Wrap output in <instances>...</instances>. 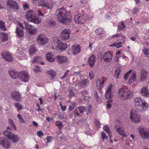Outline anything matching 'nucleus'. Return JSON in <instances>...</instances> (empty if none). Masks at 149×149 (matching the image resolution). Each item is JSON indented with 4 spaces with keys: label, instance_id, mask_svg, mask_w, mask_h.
Here are the masks:
<instances>
[{
    "label": "nucleus",
    "instance_id": "nucleus-45",
    "mask_svg": "<svg viewBox=\"0 0 149 149\" xmlns=\"http://www.w3.org/2000/svg\"><path fill=\"white\" fill-rule=\"evenodd\" d=\"M7 139L5 137H0V145H2L5 142V141Z\"/></svg>",
    "mask_w": 149,
    "mask_h": 149
},
{
    "label": "nucleus",
    "instance_id": "nucleus-17",
    "mask_svg": "<svg viewBox=\"0 0 149 149\" xmlns=\"http://www.w3.org/2000/svg\"><path fill=\"white\" fill-rule=\"evenodd\" d=\"M79 84L81 87L85 88L89 85L90 82L89 80L86 79H81L79 81Z\"/></svg>",
    "mask_w": 149,
    "mask_h": 149
},
{
    "label": "nucleus",
    "instance_id": "nucleus-26",
    "mask_svg": "<svg viewBox=\"0 0 149 149\" xmlns=\"http://www.w3.org/2000/svg\"><path fill=\"white\" fill-rule=\"evenodd\" d=\"M121 70L120 67H117L116 69L115 72L114 76L116 79H118L120 78V75Z\"/></svg>",
    "mask_w": 149,
    "mask_h": 149
},
{
    "label": "nucleus",
    "instance_id": "nucleus-57",
    "mask_svg": "<svg viewBox=\"0 0 149 149\" xmlns=\"http://www.w3.org/2000/svg\"><path fill=\"white\" fill-rule=\"evenodd\" d=\"M116 44V47L117 48H119L122 46H121V42H117L115 43Z\"/></svg>",
    "mask_w": 149,
    "mask_h": 149
},
{
    "label": "nucleus",
    "instance_id": "nucleus-2",
    "mask_svg": "<svg viewBox=\"0 0 149 149\" xmlns=\"http://www.w3.org/2000/svg\"><path fill=\"white\" fill-rule=\"evenodd\" d=\"M9 123L11 128L8 126L7 130L5 131L3 133L5 136L11 140L13 143H14L18 141L19 137L17 135H14L13 133L11 132L12 129H16V127L13 120L10 119H9Z\"/></svg>",
    "mask_w": 149,
    "mask_h": 149
},
{
    "label": "nucleus",
    "instance_id": "nucleus-29",
    "mask_svg": "<svg viewBox=\"0 0 149 149\" xmlns=\"http://www.w3.org/2000/svg\"><path fill=\"white\" fill-rule=\"evenodd\" d=\"M47 74L49 75V77L52 78V79H53L56 76L55 72L52 70L47 71Z\"/></svg>",
    "mask_w": 149,
    "mask_h": 149
},
{
    "label": "nucleus",
    "instance_id": "nucleus-40",
    "mask_svg": "<svg viewBox=\"0 0 149 149\" xmlns=\"http://www.w3.org/2000/svg\"><path fill=\"white\" fill-rule=\"evenodd\" d=\"M33 70L35 72H38L42 71L41 69L38 65H36L34 66Z\"/></svg>",
    "mask_w": 149,
    "mask_h": 149
},
{
    "label": "nucleus",
    "instance_id": "nucleus-42",
    "mask_svg": "<svg viewBox=\"0 0 149 149\" xmlns=\"http://www.w3.org/2000/svg\"><path fill=\"white\" fill-rule=\"evenodd\" d=\"M118 26L119 30H122L125 27L124 22L122 21L120 22L118 24Z\"/></svg>",
    "mask_w": 149,
    "mask_h": 149
},
{
    "label": "nucleus",
    "instance_id": "nucleus-11",
    "mask_svg": "<svg viewBox=\"0 0 149 149\" xmlns=\"http://www.w3.org/2000/svg\"><path fill=\"white\" fill-rule=\"evenodd\" d=\"M13 100L17 102H20L22 100V96L20 93L18 91L13 92L11 94Z\"/></svg>",
    "mask_w": 149,
    "mask_h": 149
},
{
    "label": "nucleus",
    "instance_id": "nucleus-34",
    "mask_svg": "<svg viewBox=\"0 0 149 149\" xmlns=\"http://www.w3.org/2000/svg\"><path fill=\"white\" fill-rule=\"evenodd\" d=\"M59 49L61 51H64L67 47V45L65 43H61L58 46Z\"/></svg>",
    "mask_w": 149,
    "mask_h": 149
},
{
    "label": "nucleus",
    "instance_id": "nucleus-63",
    "mask_svg": "<svg viewBox=\"0 0 149 149\" xmlns=\"http://www.w3.org/2000/svg\"><path fill=\"white\" fill-rule=\"evenodd\" d=\"M19 26L22 29H24V27L23 25L20 23H18Z\"/></svg>",
    "mask_w": 149,
    "mask_h": 149
},
{
    "label": "nucleus",
    "instance_id": "nucleus-1",
    "mask_svg": "<svg viewBox=\"0 0 149 149\" xmlns=\"http://www.w3.org/2000/svg\"><path fill=\"white\" fill-rule=\"evenodd\" d=\"M56 13H58L57 17L58 20L64 24H68L72 20L71 14L67 12L65 9L61 8L59 10H57Z\"/></svg>",
    "mask_w": 149,
    "mask_h": 149
},
{
    "label": "nucleus",
    "instance_id": "nucleus-3",
    "mask_svg": "<svg viewBox=\"0 0 149 149\" xmlns=\"http://www.w3.org/2000/svg\"><path fill=\"white\" fill-rule=\"evenodd\" d=\"M26 16L28 20L30 22L37 24L41 22V19L36 15L34 12L32 10L27 11Z\"/></svg>",
    "mask_w": 149,
    "mask_h": 149
},
{
    "label": "nucleus",
    "instance_id": "nucleus-35",
    "mask_svg": "<svg viewBox=\"0 0 149 149\" xmlns=\"http://www.w3.org/2000/svg\"><path fill=\"white\" fill-rule=\"evenodd\" d=\"M2 146L6 148H9L11 147V143L7 139Z\"/></svg>",
    "mask_w": 149,
    "mask_h": 149
},
{
    "label": "nucleus",
    "instance_id": "nucleus-31",
    "mask_svg": "<svg viewBox=\"0 0 149 149\" xmlns=\"http://www.w3.org/2000/svg\"><path fill=\"white\" fill-rule=\"evenodd\" d=\"M103 129L108 133L110 138L111 139L112 136V134L109 127L106 125L103 127Z\"/></svg>",
    "mask_w": 149,
    "mask_h": 149
},
{
    "label": "nucleus",
    "instance_id": "nucleus-59",
    "mask_svg": "<svg viewBox=\"0 0 149 149\" xmlns=\"http://www.w3.org/2000/svg\"><path fill=\"white\" fill-rule=\"evenodd\" d=\"M95 123L96 124V125L97 126H100V121L98 120H96L95 121Z\"/></svg>",
    "mask_w": 149,
    "mask_h": 149
},
{
    "label": "nucleus",
    "instance_id": "nucleus-28",
    "mask_svg": "<svg viewBox=\"0 0 149 149\" xmlns=\"http://www.w3.org/2000/svg\"><path fill=\"white\" fill-rule=\"evenodd\" d=\"M136 73L135 72H133L129 79L128 81L129 84H131L134 83L136 79Z\"/></svg>",
    "mask_w": 149,
    "mask_h": 149
},
{
    "label": "nucleus",
    "instance_id": "nucleus-33",
    "mask_svg": "<svg viewBox=\"0 0 149 149\" xmlns=\"http://www.w3.org/2000/svg\"><path fill=\"white\" fill-rule=\"evenodd\" d=\"M147 74L148 72L146 70H143L141 77V79L142 81H144L146 79Z\"/></svg>",
    "mask_w": 149,
    "mask_h": 149
},
{
    "label": "nucleus",
    "instance_id": "nucleus-8",
    "mask_svg": "<svg viewBox=\"0 0 149 149\" xmlns=\"http://www.w3.org/2000/svg\"><path fill=\"white\" fill-rule=\"evenodd\" d=\"M48 41V38L43 34L39 35L37 38L38 43L42 45H45Z\"/></svg>",
    "mask_w": 149,
    "mask_h": 149
},
{
    "label": "nucleus",
    "instance_id": "nucleus-20",
    "mask_svg": "<svg viewBox=\"0 0 149 149\" xmlns=\"http://www.w3.org/2000/svg\"><path fill=\"white\" fill-rule=\"evenodd\" d=\"M113 55L111 54L110 51H108L104 54L103 59L105 62H109L112 58Z\"/></svg>",
    "mask_w": 149,
    "mask_h": 149
},
{
    "label": "nucleus",
    "instance_id": "nucleus-49",
    "mask_svg": "<svg viewBox=\"0 0 149 149\" xmlns=\"http://www.w3.org/2000/svg\"><path fill=\"white\" fill-rule=\"evenodd\" d=\"M23 54V52L22 51L18 49L16 52V55L19 57H21Z\"/></svg>",
    "mask_w": 149,
    "mask_h": 149
},
{
    "label": "nucleus",
    "instance_id": "nucleus-38",
    "mask_svg": "<svg viewBox=\"0 0 149 149\" xmlns=\"http://www.w3.org/2000/svg\"><path fill=\"white\" fill-rule=\"evenodd\" d=\"M0 28L2 30L5 31L6 29L5 26V22L2 20H0Z\"/></svg>",
    "mask_w": 149,
    "mask_h": 149
},
{
    "label": "nucleus",
    "instance_id": "nucleus-10",
    "mask_svg": "<svg viewBox=\"0 0 149 149\" xmlns=\"http://www.w3.org/2000/svg\"><path fill=\"white\" fill-rule=\"evenodd\" d=\"M74 19L76 23L79 24H84L86 22L84 15L81 13L75 15L74 17Z\"/></svg>",
    "mask_w": 149,
    "mask_h": 149
},
{
    "label": "nucleus",
    "instance_id": "nucleus-6",
    "mask_svg": "<svg viewBox=\"0 0 149 149\" xmlns=\"http://www.w3.org/2000/svg\"><path fill=\"white\" fill-rule=\"evenodd\" d=\"M130 118L132 121L134 123H138L140 121L141 117L135 110L132 109L130 111Z\"/></svg>",
    "mask_w": 149,
    "mask_h": 149
},
{
    "label": "nucleus",
    "instance_id": "nucleus-4",
    "mask_svg": "<svg viewBox=\"0 0 149 149\" xmlns=\"http://www.w3.org/2000/svg\"><path fill=\"white\" fill-rule=\"evenodd\" d=\"M135 106L139 111L145 110L148 104L144 101H142L140 97L136 98L134 100Z\"/></svg>",
    "mask_w": 149,
    "mask_h": 149
},
{
    "label": "nucleus",
    "instance_id": "nucleus-41",
    "mask_svg": "<svg viewBox=\"0 0 149 149\" xmlns=\"http://www.w3.org/2000/svg\"><path fill=\"white\" fill-rule=\"evenodd\" d=\"M14 105L15 107L17 108V111H19L23 109V107L19 103H16Z\"/></svg>",
    "mask_w": 149,
    "mask_h": 149
},
{
    "label": "nucleus",
    "instance_id": "nucleus-32",
    "mask_svg": "<svg viewBox=\"0 0 149 149\" xmlns=\"http://www.w3.org/2000/svg\"><path fill=\"white\" fill-rule=\"evenodd\" d=\"M115 128L116 129L117 132H118L120 134L124 137H125L126 136V134H125L123 131V128L120 127L118 128H117L116 127H115Z\"/></svg>",
    "mask_w": 149,
    "mask_h": 149
},
{
    "label": "nucleus",
    "instance_id": "nucleus-56",
    "mask_svg": "<svg viewBox=\"0 0 149 149\" xmlns=\"http://www.w3.org/2000/svg\"><path fill=\"white\" fill-rule=\"evenodd\" d=\"M147 50L146 49L143 50V52L144 54L147 57H149V54L148 53H147Z\"/></svg>",
    "mask_w": 149,
    "mask_h": 149
},
{
    "label": "nucleus",
    "instance_id": "nucleus-7",
    "mask_svg": "<svg viewBox=\"0 0 149 149\" xmlns=\"http://www.w3.org/2000/svg\"><path fill=\"white\" fill-rule=\"evenodd\" d=\"M23 24L25 26V29L28 31L30 35H34L36 33L37 30L34 26L29 24L27 22H24L23 23Z\"/></svg>",
    "mask_w": 149,
    "mask_h": 149
},
{
    "label": "nucleus",
    "instance_id": "nucleus-58",
    "mask_svg": "<svg viewBox=\"0 0 149 149\" xmlns=\"http://www.w3.org/2000/svg\"><path fill=\"white\" fill-rule=\"evenodd\" d=\"M23 8L24 10H26L29 8V6L27 4H25L23 5Z\"/></svg>",
    "mask_w": 149,
    "mask_h": 149
},
{
    "label": "nucleus",
    "instance_id": "nucleus-64",
    "mask_svg": "<svg viewBox=\"0 0 149 149\" xmlns=\"http://www.w3.org/2000/svg\"><path fill=\"white\" fill-rule=\"evenodd\" d=\"M129 76V74H127V73H126L124 77V79L126 80L128 77Z\"/></svg>",
    "mask_w": 149,
    "mask_h": 149
},
{
    "label": "nucleus",
    "instance_id": "nucleus-19",
    "mask_svg": "<svg viewBox=\"0 0 149 149\" xmlns=\"http://www.w3.org/2000/svg\"><path fill=\"white\" fill-rule=\"evenodd\" d=\"M8 72L10 75L12 79H16L19 78V72L13 69L9 70Z\"/></svg>",
    "mask_w": 149,
    "mask_h": 149
},
{
    "label": "nucleus",
    "instance_id": "nucleus-22",
    "mask_svg": "<svg viewBox=\"0 0 149 149\" xmlns=\"http://www.w3.org/2000/svg\"><path fill=\"white\" fill-rule=\"evenodd\" d=\"M72 49L74 54L76 55L80 52V46L77 44L74 45L72 46Z\"/></svg>",
    "mask_w": 149,
    "mask_h": 149
},
{
    "label": "nucleus",
    "instance_id": "nucleus-48",
    "mask_svg": "<svg viewBox=\"0 0 149 149\" xmlns=\"http://www.w3.org/2000/svg\"><path fill=\"white\" fill-rule=\"evenodd\" d=\"M114 36L116 37H122L123 39H125L126 38L125 36H124V35L122 33L117 34L112 36L113 38H114Z\"/></svg>",
    "mask_w": 149,
    "mask_h": 149
},
{
    "label": "nucleus",
    "instance_id": "nucleus-44",
    "mask_svg": "<svg viewBox=\"0 0 149 149\" xmlns=\"http://www.w3.org/2000/svg\"><path fill=\"white\" fill-rule=\"evenodd\" d=\"M103 29L101 28L97 29L95 31L97 35H100L102 33Z\"/></svg>",
    "mask_w": 149,
    "mask_h": 149
},
{
    "label": "nucleus",
    "instance_id": "nucleus-43",
    "mask_svg": "<svg viewBox=\"0 0 149 149\" xmlns=\"http://www.w3.org/2000/svg\"><path fill=\"white\" fill-rule=\"evenodd\" d=\"M4 58L5 59L6 61L9 62H10L13 60V58L10 53L8 54V56Z\"/></svg>",
    "mask_w": 149,
    "mask_h": 149
},
{
    "label": "nucleus",
    "instance_id": "nucleus-13",
    "mask_svg": "<svg viewBox=\"0 0 149 149\" xmlns=\"http://www.w3.org/2000/svg\"><path fill=\"white\" fill-rule=\"evenodd\" d=\"M112 86V84H110L109 86L107 89L106 92L105 97L106 99L109 100L108 102H112L111 99L113 97V95L111 94V89Z\"/></svg>",
    "mask_w": 149,
    "mask_h": 149
},
{
    "label": "nucleus",
    "instance_id": "nucleus-23",
    "mask_svg": "<svg viewBox=\"0 0 149 149\" xmlns=\"http://www.w3.org/2000/svg\"><path fill=\"white\" fill-rule=\"evenodd\" d=\"M95 57L94 55L92 54L89 58L88 63L90 66L93 67L95 63Z\"/></svg>",
    "mask_w": 149,
    "mask_h": 149
},
{
    "label": "nucleus",
    "instance_id": "nucleus-21",
    "mask_svg": "<svg viewBox=\"0 0 149 149\" xmlns=\"http://www.w3.org/2000/svg\"><path fill=\"white\" fill-rule=\"evenodd\" d=\"M104 77L102 79H97L96 81V87L99 89H101L104 86V81L103 80Z\"/></svg>",
    "mask_w": 149,
    "mask_h": 149
},
{
    "label": "nucleus",
    "instance_id": "nucleus-14",
    "mask_svg": "<svg viewBox=\"0 0 149 149\" xmlns=\"http://www.w3.org/2000/svg\"><path fill=\"white\" fill-rule=\"evenodd\" d=\"M85 110V109L83 106H79L74 110L73 113L75 116H81V114L83 113Z\"/></svg>",
    "mask_w": 149,
    "mask_h": 149
},
{
    "label": "nucleus",
    "instance_id": "nucleus-51",
    "mask_svg": "<svg viewBox=\"0 0 149 149\" xmlns=\"http://www.w3.org/2000/svg\"><path fill=\"white\" fill-rule=\"evenodd\" d=\"M101 135L103 140L107 139V136L106 135L105 133L103 132H101Z\"/></svg>",
    "mask_w": 149,
    "mask_h": 149
},
{
    "label": "nucleus",
    "instance_id": "nucleus-62",
    "mask_svg": "<svg viewBox=\"0 0 149 149\" xmlns=\"http://www.w3.org/2000/svg\"><path fill=\"white\" fill-rule=\"evenodd\" d=\"M87 0H81V2L83 3H87Z\"/></svg>",
    "mask_w": 149,
    "mask_h": 149
},
{
    "label": "nucleus",
    "instance_id": "nucleus-16",
    "mask_svg": "<svg viewBox=\"0 0 149 149\" xmlns=\"http://www.w3.org/2000/svg\"><path fill=\"white\" fill-rule=\"evenodd\" d=\"M70 32L69 30L65 29L61 34V38L64 40L68 39L70 37Z\"/></svg>",
    "mask_w": 149,
    "mask_h": 149
},
{
    "label": "nucleus",
    "instance_id": "nucleus-15",
    "mask_svg": "<svg viewBox=\"0 0 149 149\" xmlns=\"http://www.w3.org/2000/svg\"><path fill=\"white\" fill-rule=\"evenodd\" d=\"M139 132L141 138L145 139L149 137V131H146L143 129L140 128L139 129Z\"/></svg>",
    "mask_w": 149,
    "mask_h": 149
},
{
    "label": "nucleus",
    "instance_id": "nucleus-5",
    "mask_svg": "<svg viewBox=\"0 0 149 149\" xmlns=\"http://www.w3.org/2000/svg\"><path fill=\"white\" fill-rule=\"evenodd\" d=\"M118 94L119 96L123 100H127L133 95V93L127 88L119 89Z\"/></svg>",
    "mask_w": 149,
    "mask_h": 149
},
{
    "label": "nucleus",
    "instance_id": "nucleus-55",
    "mask_svg": "<svg viewBox=\"0 0 149 149\" xmlns=\"http://www.w3.org/2000/svg\"><path fill=\"white\" fill-rule=\"evenodd\" d=\"M56 22L54 20H51L49 22V25L51 26H54L56 24Z\"/></svg>",
    "mask_w": 149,
    "mask_h": 149
},
{
    "label": "nucleus",
    "instance_id": "nucleus-9",
    "mask_svg": "<svg viewBox=\"0 0 149 149\" xmlns=\"http://www.w3.org/2000/svg\"><path fill=\"white\" fill-rule=\"evenodd\" d=\"M30 78V76L27 72L23 71L19 72V78L21 81L24 82H27L29 81Z\"/></svg>",
    "mask_w": 149,
    "mask_h": 149
},
{
    "label": "nucleus",
    "instance_id": "nucleus-53",
    "mask_svg": "<svg viewBox=\"0 0 149 149\" xmlns=\"http://www.w3.org/2000/svg\"><path fill=\"white\" fill-rule=\"evenodd\" d=\"M37 134L38 136L39 137H41L43 135V133L41 131H39L37 132Z\"/></svg>",
    "mask_w": 149,
    "mask_h": 149
},
{
    "label": "nucleus",
    "instance_id": "nucleus-61",
    "mask_svg": "<svg viewBox=\"0 0 149 149\" xmlns=\"http://www.w3.org/2000/svg\"><path fill=\"white\" fill-rule=\"evenodd\" d=\"M33 125L36 127H37L38 126V123L35 121H33L32 122Z\"/></svg>",
    "mask_w": 149,
    "mask_h": 149
},
{
    "label": "nucleus",
    "instance_id": "nucleus-24",
    "mask_svg": "<svg viewBox=\"0 0 149 149\" xmlns=\"http://www.w3.org/2000/svg\"><path fill=\"white\" fill-rule=\"evenodd\" d=\"M57 60L60 63H64L67 61L68 58L65 56H58L57 57Z\"/></svg>",
    "mask_w": 149,
    "mask_h": 149
},
{
    "label": "nucleus",
    "instance_id": "nucleus-27",
    "mask_svg": "<svg viewBox=\"0 0 149 149\" xmlns=\"http://www.w3.org/2000/svg\"><path fill=\"white\" fill-rule=\"evenodd\" d=\"M141 93L144 96H147L149 95V91L146 87L142 88L141 89Z\"/></svg>",
    "mask_w": 149,
    "mask_h": 149
},
{
    "label": "nucleus",
    "instance_id": "nucleus-36",
    "mask_svg": "<svg viewBox=\"0 0 149 149\" xmlns=\"http://www.w3.org/2000/svg\"><path fill=\"white\" fill-rule=\"evenodd\" d=\"M37 51V50L35 47L34 46H31L30 48L29 52L30 55L32 56L33 54H35Z\"/></svg>",
    "mask_w": 149,
    "mask_h": 149
},
{
    "label": "nucleus",
    "instance_id": "nucleus-47",
    "mask_svg": "<svg viewBox=\"0 0 149 149\" xmlns=\"http://www.w3.org/2000/svg\"><path fill=\"white\" fill-rule=\"evenodd\" d=\"M17 117L19 119V121L21 123H25V122L24 119L22 118V116L19 114H18L17 115Z\"/></svg>",
    "mask_w": 149,
    "mask_h": 149
},
{
    "label": "nucleus",
    "instance_id": "nucleus-60",
    "mask_svg": "<svg viewBox=\"0 0 149 149\" xmlns=\"http://www.w3.org/2000/svg\"><path fill=\"white\" fill-rule=\"evenodd\" d=\"M109 100L108 101H107V102L108 103L107 104V109H109L111 107V104H110L109 103V102H108V101H109V99H108Z\"/></svg>",
    "mask_w": 149,
    "mask_h": 149
},
{
    "label": "nucleus",
    "instance_id": "nucleus-30",
    "mask_svg": "<svg viewBox=\"0 0 149 149\" xmlns=\"http://www.w3.org/2000/svg\"><path fill=\"white\" fill-rule=\"evenodd\" d=\"M17 35L19 37H22L24 34L23 30L20 29L19 27H17L16 29Z\"/></svg>",
    "mask_w": 149,
    "mask_h": 149
},
{
    "label": "nucleus",
    "instance_id": "nucleus-18",
    "mask_svg": "<svg viewBox=\"0 0 149 149\" xmlns=\"http://www.w3.org/2000/svg\"><path fill=\"white\" fill-rule=\"evenodd\" d=\"M32 1L33 2L36 1H37L38 2V6H42V7H46L48 8L51 9H52V7L50 6H49V3H45L43 1L42 3L41 2L42 1V0H32Z\"/></svg>",
    "mask_w": 149,
    "mask_h": 149
},
{
    "label": "nucleus",
    "instance_id": "nucleus-50",
    "mask_svg": "<svg viewBox=\"0 0 149 149\" xmlns=\"http://www.w3.org/2000/svg\"><path fill=\"white\" fill-rule=\"evenodd\" d=\"M56 124L57 126L60 129H61L63 126L62 123L59 121H56Z\"/></svg>",
    "mask_w": 149,
    "mask_h": 149
},
{
    "label": "nucleus",
    "instance_id": "nucleus-25",
    "mask_svg": "<svg viewBox=\"0 0 149 149\" xmlns=\"http://www.w3.org/2000/svg\"><path fill=\"white\" fill-rule=\"evenodd\" d=\"M46 58L47 60L49 62H53L55 60V58L50 52H48L46 54Z\"/></svg>",
    "mask_w": 149,
    "mask_h": 149
},
{
    "label": "nucleus",
    "instance_id": "nucleus-54",
    "mask_svg": "<svg viewBox=\"0 0 149 149\" xmlns=\"http://www.w3.org/2000/svg\"><path fill=\"white\" fill-rule=\"evenodd\" d=\"M81 93L83 96H84L85 95L88 94V91L86 90H84L81 91Z\"/></svg>",
    "mask_w": 149,
    "mask_h": 149
},
{
    "label": "nucleus",
    "instance_id": "nucleus-12",
    "mask_svg": "<svg viewBox=\"0 0 149 149\" xmlns=\"http://www.w3.org/2000/svg\"><path fill=\"white\" fill-rule=\"evenodd\" d=\"M7 5L10 8H12L14 10H17L19 9L17 3L12 0H8L7 2Z\"/></svg>",
    "mask_w": 149,
    "mask_h": 149
},
{
    "label": "nucleus",
    "instance_id": "nucleus-37",
    "mask_svg": "<svg viewBox=\"0 0 149 149\" xmlns=\"http://www.w3.org/2000/svg\"><path fill=\"white\" fill-rule=\"evenodd\" d=\"M1 41H7L8 39V35L5 33H1Z\"/></svg>",
    "mask_w": 149,
    "mask_h": 149
},
{
    "label": "nucleus",
    "instance_id": "nucleus-52",
    "mask_svg": "<svg viewBox=\"0 0 149 149\" xmlns=\"http://www.w3.org/2000/svg\"><path fill=\"white\" fill-rule=\"evenodd\" d=\"M47 140V142H46L47 143H50L51 142V141L53 140V137L52 136H48L46 138Z\"/></svg>",
    "mask_w": 149,
    "mask_h": 149
},
{
    "label": "nucleus",
    "instance_id": "nucleus-39",
    "mask_svg": "<svg viewBox=\"0 0 149 149\" xmlns=\"http://www.w3.org/2000/svg\"><path fill=\"white\" fill-rule=\"evenodd\" d=\"M42 60V57L40 56H36L32 60L33 63L40 62Z\"/></svg>",
    "mask_w": 149,
    "mask_h": 149
},
{
    "label": "nucleus",
    "instance_id": "nucleus-46",
    "mask_svg": "<svg viewBox=\"0 0 149 149\" xmlns=\"http://www.w3.org/2000/svg\"><path fill=\"white\" fill-rule=\"evenodd\" d=\"M9 53L8 52H7L5 51L3 52H2L1 53V56L3 58H6V57H7L8 55V54Z\"/></svg>",
    "mask_w": 149,
    "mask_h": 149
}]
</instances>
